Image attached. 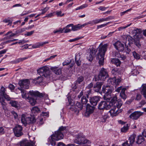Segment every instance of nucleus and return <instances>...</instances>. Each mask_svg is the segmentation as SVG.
<instances>
[{
	"mask_svg": "<svg viewBox=\"0 0 146 146\" xmlns=\"http://www.w3.org/2000/svg\"><path fill=\"white\" fill-rule=\"evenodd\" d=\"M146 90V84H144L142 85V90L141 91Z\"/></svg>",
	"mask_w": 146,
	"mask_h": 146,
	"instance_id": "338daca9",
	"label": "nucleus"
},
{
	"mask_svg": "<svg viewBox=\"0 0 146 146\" xmlns=\"http://www.w3.org/2000/svg\"><path fill=\"white\" fill-rule=\"evenodd\" d=\"M118 71V69L117 68H114L111 71V73L114 75H116Z\"/></svg>",
	"mask_w": 146,
	"mask_h": 146,
	"instance_id": "603ef678",
	"label": "nucleus"
},
{
	"mask_svg": "<svg viewBox=\"0 0 146 146\" xmlns=\"http://www.w3.org/2000/svg\"><path fill=\"white\" fill-rule=\"evenodd\" d=\"M86 58L89 61H91L92 60L94 57L92 56V55L89 53L87 54Z\"/></svg>",
	"mask_w": 146,
	"mask_h": 146,
	"instance_id": "8fccbe9b",
	"label": "nucleus"
},
{
	"mask_svg": "<svg viewBox=\"0 0 146 146\" xmlns=\"http://www.w3.org/2000/svg\"><path fill=\"white\" fill-rule=\"evenodd\" d=\"M71 28V31H76L78 30V29H80L81 27L79 25H77L73 26V25L70 27Z\"/></svg>",
	"mask_w": 146,
	"mask_h": 146,
	"instance_id": "58836bf2",
	"label": "nucleus"
},
{
	"mask_svg": "<svg viewBox=\"0 0 146 146\" xmlns=\"http://www.w3.org/2000/svg\"><path fill=\"white\" fill-rule=\"evenodd\" d=\"M102 84V82H97L96 84H94V90L96 92H99L101 89Z\"/></svg>",
	"mask_w": 146,
	"mask_h": 146,
	"instance_id": "5701e85b",
	"label": "nucleus"
},
{
	"mask_svg": "<svg viewBox=\"0 0 146 146\" xmlns=\"http://www.w3.org/2000/svg\"><path fill=\"white\" fill-rule=\"evenodd\" d=\"M65 29V28H63L62 29L61 28L57 30L56 31H53V33H63V31H64V30Z\"/></svg>",
	"mask_w": 146,
	"mask_h": 146,
	"instance_id": "4d7b16f0",
	"label": "nucleus"
},
{
	"mask_svg": "<svg viewBox=\"0 0 146 146\" xmlns=\"http://www.w3.org/2000/svg\"><path fill=\"white\" fill-rule=\"evenodd\" d=\"M9 104L11 105L12 106L14 107L15 108H17L18 107L17 102L14 100H10Z\"/></svg>",
	"mask_w": 146,
	"mask_h": 146,
	"instance_id": "4c0bfd02",
	"label": "nucleus"
},
{
	"mask_svg": "<svg viewBox=\"0 0 146 146\" xmlns=\"http://www.w3.org/2000/svg\"><path fill=\"white\" fill-rule=\"evenodd\" d=\"M27 58L26 57H25L22 58H19L13 61V62L14 63H17L20 62H22L24 60L27 59Z\"/></svg>",
	"mask_w": 146,
	"mask_h": 146,
	"instance_id": "e433bc0d",
	"label": "nucleus"
},
{
	"mask_svg": "<svg viewBox=\"0 0 146 146\" xmlns=\"http://www.w3.org/2000/svg\"><path fill=\"white\" fill-rule=\"evenodd\" d=\"M84 79V77L82 76H80L79 77L77 80L76 81V84H80L82 82Z\"/></svg>",
	"mask_w": 146,
	"mask_h": 146,
	"instance_id": "79ce46f5",
	"label": "nucleus"
},
{
	"mask_svg": "<svg viewBox=\"0 0 146 146\" xmlns=\"http://www.w3.org/2000/svg\"><path fill=\"white\" fill-rule=\"evenodd\" d=\"M139 38L137 37V38H135L134 39V41L135 44L138 47H139L141 46V44L139 42Z\"/></svg>",
	"mask_w": 146,
	"mask_h": 146,
	"instance_id": "a19ab883",
	"label": "nucleus"
},
{
	"mask_svg": "<svg viewBox=\"0 0 146 146\" xmlns=\"http://www.w3.org/2000/svg\"><path fill=\"white\" fill-rule=\"evenodd\" d=\"M142 113L140 111H135L131 113L129 117L133 119H137L141 115Z\"/></svg>",
	"mask_w": 146,
	"mask_h": 146,
	"instance_id": "a211bd4d",
	"label": "nucleus"
},
{
	"mask_svg": "<svg viewBox=\"0 0 146 146\" xmlns=\"http://www.w3.org/2000/svg\"><path fill=\"white\" fill-rule=\"evenodd\" d=\"M21 121L22 123L25 126L27 124L33 123L36 122V120L34 115H28L27 114H22L21 116Z\"/></svg>",
	"mask_w": 146,
	"mask_h": 146,
	"instance_id": "423d86ee",
	"label": "nucleus"
},
{
	"mask_svg": "<svg viewBox=\"0 0 146 146\" xmlns=\"http://www.w3.org/2000/svg\"><path fill=\"white\" fill-rule=\"evenodd\" d=\"M35 143L32 141L31 143L28 142L27 141L24 140L20 142V146H34Z\"/></svg>",
	"mask_w": 146,
	"mask_h": 146,
	"instance_id": "412c9836",
	"label": "nucleus"
},
{
	"mask_svg": "<svg viewBox=\"0 0 146 146\" xmlns=\"http://www.w3.org/2000/svg\"><path fill=\"white\" fill-rule=\"evenodd\" d=\"M68 101L69 104V106H70V107L69 108V109L71 110L74 111H79V110H81L83 108L84 105L81 104L80 102L77 103L76 106H75L74 103L72 102L69 99H68Z\"/></svg>",
	"mask_w": 146,
	"mask_h": 146,
	"instance_id": "6e6552de",
	"label": "nucleus"
},
{
	"mask_svg": "<svg viewBox=\"0 0 146 146\" xmlns=\"http://www.w3.org/2000/svg\"><path fill=\"white\" fill-rule=\"evenodd\" d=\"M17 40V39H13L12 40H8V41H7L4 42H3V43H2L1 44V45H3V44H4L9 43L12 42H13V41H16V40Z\"/></svg>",
	"mask_w": 146,
	"mask_h": 146,
	"instance_id": "052dcab7",
	"label": "nucleus"
},
{
	"mask_svg": "<svg viewBox=\"0 0 146 146\" xmlns=\"http://www.w3.org/2000/svg\"><path fill=\"white\" fill-rule=\"evenodd\" d=\"M111 61L113 64L117 66H119L121 64V61L117 58H113L111 60Z\"/></svg>",
	"mask_w": 146,
	"mask_h": 146,
	"instance_id": "c85d7f7f",
	"label": "nucleus"
},
{
	"mask_svg": "<svg viewBox=\"0 0 146 146\" xmlns=\"http://www.w3.org/2000/svg\"><path fill=\"white\" fill-rule=\"evenodd\" d=\"M87 98H88V95L86 94V97L85 96H83L81 98V102L82 104L83 105H86L88 102Z\"/></svg>",
	"mask_w": 146,
	"mask_h": 146,
	"instance_id": "bb28decb",
	"label": "nucleus"
},
{
	"mask_svg": "<svg viewBox=\"0 0 146 146\" xmlns=\"http://www.w3.org/2000/svg\"><path fill=\"white\" fill-rule=\"evenodd\" d=\"M108 46L106 44L100 47L97 59L99 60V63L100 65H102L104 64L105 52L107 50Z\"/></svg>",
	"mask_w": 146,
	"mask_h": 146,
	"instance_id": "20e7f679",
	"label": "nucleus"
},
{
	"mask_svg": "<svg viewBox=\"0 0 146 146\" xmlns=\"http://www.w3.org/2000/svg\"><path fill=\"white\" fill-rule=\"evenodd\" d=\"M50 69L56 75H60L62 73L61 68L58 67H52Z\"/></svg>",
	"mask_w": 146,
	"mask_h": 146,
	"instance_id": "4be33fe9",
	"label": "nucleus"
},
{
	"mask_svg": "<svg viewBox=\"0 0 146 146\" xmlns=\"http://www.w3.org/2000/svg\"><path fill=\"white\" fill-rule=\"evenodd\" d=\"M6 88L3 86L1 87L0 91V102L1 103L3 109L6 110L7 109L6 105L7 103L5 102L3 97L7 101H10L11 98L6 93Z\"/></svg>",
	"mask_w": 146,
	"mask_h": 146,
	"instance_id": "7ed1b4c3",
	"label": "nucleus"
},
{
	"mask_svg": "<svg viewBox=\"0 0 146 146\" xmlns=\"http://www.w3.org/2000/svg\"><path fill=\"white\" fill-rule=\"evenodd\" d=\"M141 98V96L140 94H137L136 95V97L135 99V100L137 101L140 100Z\"/></svg>",
	"mask_w": 146,
	"mask_h": 146,
	"instance_id": "0e129e2a",
	"label": "nucleus"
},
{
	"mask_svg": "<svg viewBox=\"0 0 146 146\" xmlns=\"http://www.w3.org/2000/svg\"><path fill=\"white\" fill-rule=\"evenodd\" d=\"M93 21L94 25H96L98 23H101L102 22H103L102 18L100 19H94L93 20Z\"/></svg>",
	"mask_w": 146,
	"mask_h": 146,
	"instance_id": "49530a36",
	"label": "nucleus"
},
{
	"mask_svg": "<svg viewBox=\"0 0 146 146\" xmlns=\"http://www.w3.org/2000/svg\"><path fill=\"white\" fill-rule=\"evenodd\" d=\"M43 78L41 76H38L34 80V82L36 84H40L43 82Z\"/></svg>",
	"mask_w": 146,
	"mask_h": 146,
	"instance_id": "2f4dec72",
	"label": "nucleus"
},
{
	"mask_svg": "<svg viewBox=\"0 0 146 146\" xmlns=\"http://www.w3.org/2000/svg\"><path fill=\"white\" fill-rule=\"evenodd\" d=\"M127 42V41L128 42V44L129 45H130L131 44H132L134 41V39H133V38L130 36H127L126 37Z\"/></svg>",
	"mask_w": 146,
	"mask_h": 146,
	"instance_id": "7c9ffc66",
	"label": "nucleus"
},
{
	"mask_svg": "<svg viewBox=\"0 0 146 146\" xmlns=\"http://www.w3.org/2000/svg\"><path fill=\"white\" fill-rule=\"evenodd\" d=\"M11 113L14 116L15 119H16L18 115L15 111H12Z\"/></svg>",
	"mask_w": 146,
	"mask_h": 146,
	"instance_id": "69168bd1",
	"label": "nucleus"
},
{
	"mask_svg": "<svg viewBox=\"0 0 146 146\" xmlns=\"http://www.w3.org/2000/svg\"><path fill=\"white\" fill-rule=\"evenodd\" d=\"M17 35V33H13L11 31H9L5 35V36H7L4 38L0 39V41L4 40L5 39H10L11 37H13Z\"/></svg>",
	"mask_w": 146,
	"mask_h": 146,
	"instance_id": "6ab92c4d",
	"label": "nucleus"
},
{
	"mask_svg": "<svg viewBox=\"0 0 146 146\" xmlns=\"http://www.w3.org/2000/svg\"><path fill=\"white\" fill-rule=\"evenodd\" d=\"M42 44L41 42H39L36 43L35 44L32 45V47L34 48H39L41 46H42Z\"/></svg>",
	"mask_w": 146,
	"mask_h": 146,
	"instance_id": "ea45409f",
	"label": "nucleus"
},
{
	"mask_svg": "<svg viewBox=\"0 0 146 146\" xmlns=\"http://www.w3.org/2000/svg\"><path fill=\"white\" fill-rule=\"evenodd\" d=\"M38 73L41 76L48 77L50 75V70L47 66H44L37 70Z\"/></svg>",
	"mask_w": 146,
	"mask_h": 146,
	"instance_id": "9d476101",
	"label": "nucleus"
},
{
	"mask_svg": "<svg viewBox=\"0 0 146 146\" xmlns=\"http://www.w3.org/2000/svg\"><path fill=\"white\" fill-rule=\"evenodd\" d=\"M29 93L31 96H37L40 98L44 96L43 94L40 93L37 91H29Z\"/></svg>",
	"mask_w": 146,
	"mask_h": 146,
	"instance_id": "aec40b11",
	"label": "nucleus"
},
{
	"mask_svg": "<svg viewBox=\"0 0 146 146\" xmlns=\"http://www.w3.org/2000/svg\"><path fill=\"white\" fill-rule=\"evenodd\" d=\"M83 38V36H78L74 39H70L69 40L70 42H72L80 39Z\"/></svg>",
	"mask_w": 146,
	"mask_h": 146,
	"instance_id": "5fc2aeb1",
	"label": "nucleus"
},
{
	"mask_svg": "<svg viewBox=\"0 0 146 146\" xmlns=\"http://www.w3.org/2000/svg\"><path fill=\"white\" fill-rule=\"evenodd\" d=\"M114 17L112 16H110L106 18H102V22L110 21L111 19H114Z\"/></svg>",
	"mask_w": 146,
	"mask_h": 146,
	"instance_id": "c03bdc74",
	"label": "nucleus"
},
{
	"mask_svg": "<svg viewBox=\"0 0 146 146\" xmlns=\"http://www.w3.org/2000/svg\"><path fill=\"white\" fill-rule=\"evenodd\" d=\"M145 140L144 138L141 135H139L137 137V141H136V143L138 144H141L142 142Z\"/></svg>",
	"mask_w": 146,
	"mask_h": 146,
	"instance_id": "473e14b6",
	"label": "nucleus"
},
{
	"mask_svg": "<svg viewBox=\"0 0 146 146\" xmlns=\"http://www.w3.org/2000/svg\"><path fill=\"white\" fill-rule=\"evenodd\" d=\"M110 103L113 106V108L109 111L112 116H116L122 111V109H119L122 104V102L120 100H117L116 96H114L112 98L110 101Z\"/></svg>",
	"mask_w": 146,
	"mask_h": 146,
	"instance_id": "f03ea898",
	"label": "nucleus"
},
{
	"mask_svg": "<svg viewBox=\"0 0 146 146\" xmlns=\"http://www.w3.org/2000/svg\"><path fill=\"white\" fill-rule=\"evenodd\" d=\"M100 97L99 96H95L90 98V101L91 104L94 106H96L100 100Z\"/></svg>",
	"mask_w": 146,
	"mask_h": 146,
	"instance_id": "dca6fc26",
	"label": "nucleus"
},
{
	"mask_svg": "<svg viewBox=\"0 0 146 146\" xmlns=\"http://www.w3.org/2000/svg\"><path fill=\"white\" fill-rule=\"evenodd\" d=\"M25 30V28H22L16 31L17 34L18 33H21L23 32H24Z\"/></svg>",
	"mask_w": 146,
	"mask_h": 146,
	"instance_id": "e2e57ef3",
	"label": "nucleus"
},
{
	"mask_svg": "<svg viewBox=\"0 0 146 146\" xmlns=\"http://www.w3.org/2000/svg\"><path fill=\"white\" fill-rule=\"evenodd\" d=\"M19 84L20 86V88L21 89H27L29 88L30 83L29 80L27 79L20 81Z\"/></svg>",
	"mask_w": 146,
	"mask_h": 146,
	"instance_id": "ddd939ff",
	"label": "nucleus"
},
{
	"mask_svg": "<svg viewBox=\"0 0 146 146\" xmlns=\"http://www.w3.org/2000/svg\"><path fill=\"white\" fill-rule=\"evenodd\" d=\"M18 89L21 90L23 98L25 99H27L29 98V96L28 94L27 93L26 91L24 89H21V88H18Z\"/></svg>",
	"mask_w": 146,
	"mask_h": 146,
	"instance_id": "393cba45",
	"label": "nucleus"
},
{
	"mask_svg": "<svg viewBox=\"0 0 146 146\" xmlns=\"http://www.w3.org/2000/svg\"><path fill=\"white\" fill-rule=\"evenodd\" d=\"M8 88L12 91L14 89L15 86L14 85L10 84L8 86Z\"/></svg>",
	"mask_w": 146,
	"mask_h": 146,
	"instance_id": "680f3d73",
	"label": "nucleus"
},
{
	"mask_svg": "<svg viewBox=\"0 0 146 146\" xmlns=\"http://www.w3.org/2000/svg\"><path fill=\"white\" fill-rule=\"evenodd\" d=\"M96 52L97 51L96 50L95 48L93 47H92L90 49V52L89 53L94 57L95 56Z\"/></svg>",
	"mask_w": 146,
	"mask_h": 146,
	"instance_id": "f704fd0d",
	"label": "nucleus"
},
{
	"mask_svg": "<svg viewBox=\"0 0 146 146\" xmlns=\"http://www.w3.org/2000/svg\"><path fill=\"white\" fill-rule=\"evenodd\" d=\"M131 25V23L127 25V26L125 27H121L118 28V30L119 31H121L123 29H125L128 27L130 26V25Z\"/></svg>",
	"mask_w": 146,
	"mask_h": 146,
	"instance_id": "bf43d9fd",
	"label": "nucleus"
},
{
	"mask_svg": "<svg viewBox=\"0 0 146 146\" xmlns=\"http://www.w3.org/2000/svg\"><path fill=\"white\" fill-rule=\"evenodd\" d=\"M133 33L135 34V35L138 37V38H141V37L139 36V35L141 34L142 31L141 29H139L135 28L133 31Z\"/></svg>",
	"mask_w": 146,
	"mask_h": 146,
	"instance_id": "b1692460",
	"label": "nucleus"
},
{
	"mask_svg": "<svg viewBox=\"0 0 146 146\" xmlns=\"http://www.w3.org/2000/svg\"><path fill=\"white\" fill-rule=\"evenodd\" d=\"M128 129V127L127 125L124 126L123 128H121V131L122 132H126Z\"/></svg>",
	"mask_w": 146,
	"mask_h": 146,
	"instance_id": "6e6d98bb",
	"label": "nucleus"
},
{
	"mask_svg": "<svg viewBox=\"0 0 146 146\" xmlns=\"http://www.w3.org/2000/svg\"><path fill=\"white\" fill-rule=\"evenodd\" d=\"M23 128L22 127L19 125H17L13 128V130L15 135L19 137L23 134L22 132Z\"/></svg>",
	"mask_w": 146,
	"mask_h": 146,
	"instance_id": "f8f14e48",
	"label": "nucleus"
},
{
	"mask_svg": "<svg viewBox=\"0 0 146 146\" xmlns=\"http://www.w3.org/2000/svg\"><path fill=\"white\" fill-rule=\"evenodd\" d=\"M136 135L133 134L131 135L128 139L130 144L132 145L135 141Z\"/></svg>",
	"mask_w": 146,
	"mask_h": 146,
	"instance_id": "a878e982",
	"label": "nucleus"
},
{
	"mask_svg": "<svg viewBox=\"0 0 146 146\" xmlns=\"http://www.w3.org/2000/svg\"><path fill=\"white\" fill-rule=\"evenodd\" d=\"M82 54V53L80 52H79L77 53L75 56V60H79V59L80 60V58L81 57V56Z\"/></svg>",
	"mask_w": 146,
	"mask_h": 146,
	"instance_id": "37998d69",
	"label": "nucleus"
},
{
	"mask_svg": "<svg viewBox=\"0 0 146 146\" xmlns=\"http://www.w3.org/2000/svg\"><path fill=\"white\" fill-rule=\"evenodd\" d=\"M94 108L90 105L88 104L86 107V110L84 115L86 117L89 116L94 111Z\"/></svg>",
	"mask_w": 146,
	"mask_h": 146,
	"instance_id": "2eb2a0df",
	"label": "nucleus"
},
{
	"mask_svg": "<svg viewBox=\"0 0 146 146\" xmlns=\"http://www.w3.org/2000/svg\"><path fill=\"white\" fill-rule=\"evenodd\" d=\"M50 9V7H46L43 9H42L41 10L42 11V12L41 13V14H44L46 12H47Z\"/></svg>",
	"mask_w": 146,
	"mask_h": 146,
	"instance_id": "864d4df0",
	"label": "nucleus"
},
{
	"mask_svg": "<svg viewBox=\"0 0 146 146\" xmlns=\"http://www.w3.org/2000/svg\"><path fill=\"white\" fill-rule=\"evenodd\" d=\"M56 14L58 17H62L64 15V13L62 14V11H56Z\"/></svg>",
	"mask_w": 146,
	"mask_h": 146,
	"instance_id": "13d9d810",
	"label": "nucleus"
},
{
	"mask_svg": "<svg viewBox=\"0 0 146 146\" xmlns=\"http://www.w3.org/2000/svg\"><path fill=\"white\" fill-rule=\"evenodd\" d=\"M109 118V117L108 116V115L107 114H105L104 115H103L102 118V121L103 122H105L106 121V120L107 119H108Z\"/></svg>",
	"mask_w": 146,
	"mask_h": 146,
	"instance_id": "de8ad7c7",
	"label": "nucleus"
},
{
	"mask_svg": "<svg viewBox=\"0 0 146 146\" xmlns=\"http://www.w3.org/2000/svg\"><path fill=\"white\" fill-rule=\"evenodd\" d=\"M66 127L61 126L59 127L57 131L55 132L54 134L52 135L48 139V144H50L54 146L56 144L55 141H58L63 139V133L66 131Z\"/></svg>",
	"mask_w": 146,
	"mask_h": 146,
	"instance_id": "f257e3e1",
	"label": "nucleus"
},
{
	"mask_svg": "<svg viewBox=\"0 0 146 146\" xmlns=\"http://www.w3.org/2000/svg\"><path fill=\"white\" fill-rule=\"evenodd\" d=\"M72 24H70L68 25L67 26H66L65 28H65V29L64 30L63 33H66L70 32L71 31V28L69 29L68 28L72 26Z\"/></svg>",
	"mask_w": 146,
	"mask_h": 146,
	"instance_id": "72a5a7b5",
	"label": "nucleus"
},
{
	"mask_svg": "<svg viewBox=\"0 0 146 146\" xmlns=\"http://www.w3.org/2000/svg\"><path fill=\"white\" fill-rule=\"evenodd\" d=\"M113 45L115 48L119 51H122L124 50V44L119 41L115 43Z\"/></svg>",
	"mask_w": 146,
	"mask_h": 146,
	"instance_id": "f3484780",
	"label": "nucleus"
},
{
	"mask_svg": "<svg viewBox=\"0 0 146 146\" xmlns=\"http://www.w3.org/2000/svg\"><path fill=\"white\" fill-rule=\"evenodd\" d=\"M113 90V87L111 85H107L105 86H103L102 92L105 94L104 96V98L107 101H111L112 99H111V95Z\"/></svg>",
	"mask_w": 146,
	"mask_h": 146,
	"instance_id": "39448f33",
	"label": "nucleus"
},
{
	"mask_svg": "<svg viewBox=\"0 0 146 146\" xmlns=\"http://www.w3.org/2000/svg\"><path fill=\"white\" fill-rule=\"evenodd\" d=\"M126 89L125 88H122V86H120L117 88L115 90V91L119 93L121 90L120 93V97L124 100H125L127 98V96L125 94V91Z\"/></svg>",
	"mask_w": 146,
	"mask_h": 146,
	"instance_id": "4468645a",
	"label": "nucleus"
},
{
	"mask_svg": "<svg viewBox=\"0 0 146 146\" xmlns=\"http://www.w3.org/2000/svg\"><path fill=\"white\" fill-rule=\"evenodd\" d=\"M108 101L107 102L102 101L99 104L98 106V109L100 110H103L104 109L108 110L109 109L110 107V106H109V104H111L110 103V101Z\"/></svg>",
	"mask_w": 146,
	"mask_h": 146,
	"instance_id": "9b49d317",
	"label": "nucleus"
},
{
	"mask_svg": "<svg viewBox=\"0 0 146 146\" xmlns=\"http://www.w3.org/2000/svg\"><path fill=\"white\" fill-rule=\"evenodd\" d=\"M27 99H28L29 100V102L32 106H34L36 104V100L34 98H30L29 97V98Z\"/></svg>",
	"mask_w": 146,
	"mask_h": 146,
	"instance_id": "c9c22d12",
	"label": "nucleus"
},
{
	"mask_svg": "<svg viewBox=\"0 0 146 146\" xmlns=\"http://www.w3.org/2000/svg\"><path fill=\"white\" fill-rule=\"evenodd\" d=\"M108 76V72L106 70L102 68L100 71L98 75L95 76L93 80L95 81L99 80H104Z\"/></svg>",
	"mask_w": 146,
	"mask_h": 146,
	"instance_id": "0eeeda50",
	"label": "nucleus"
},
{
	"mask_svg": "<svg viewBox=\"0 0 146 146\" xmlns=\"http://www.w3.org/2000/svg\"><path fill=\"white\" fill-rule=\"evenodd\" d=\"M125 51L127 54H129V52L131 51V50L130 48L126 47L125 49Z\"/></svg>",
	"mask_w": 146,
	"mask_h": 146,
	"instance_id": "774afa93",
	"label": "nucleus"
},
{
	"mask_svg": "<svg viewBox=\"0 0 146 146\" xmlns=\"http://www.w3.org/2000/svg\"><path fill=\"white\" fill-rule=\"evenodd\" d=\"M31 111L32 113L33 114V115H32V116H33V115L34 116V114L36 115L40 112V109L37 106H35L32 108Z\"/></svg>",
	"mask_w": 146,
	"mask_h": 146,
	"instance_id": "cd10ccee",
	"label": "nucleus"
},
{
	"mask_svg": "<svg viewBox=\"0 0 146 146\" xmlns=\"http://www.w3.org/2000/svg\"><path fill=\"white\" fill-rule=\"evenodd\" d=\"M111 23V22H108L105 24H102L101 25H98L97 27V29H98L100 28H102L104 27H106L107 25L108 24H109V23Z\"/></svg>",
	"mask_w": 146,
	"mask_h": 146,
	"instance_id": "3c124183",
	"label": "nucleus"
},
{
	"mask_svg": "<svg viewBox=\"0 0 146 146\" xmlns=\"http://www.w3.org/2000/svg\"><path fill=\"white\" fill-rule=\"evenodd\" d=\"M116 79L115 78H110L108 80V83L109 85H114L116 84Z\"/></svg>",
	"mask_w": 146,
	"mask_h": 146,
	"instance_id": "c756f323",
	"label": "nucleus"
},
{
	"mask_svg": "<svg viewBox=\"0 0 146 146\" xmlns=\"http://www.w3.org/2000/svg\"><path fill=\"white\" fill-rule=\"evenodd\" d=\"M133 55L134 58L137 60L139 59L140 58V55L138 54L137 53L135 52H134L133 53Z\"/></svg>",
	"mask_w": 146,
	"mask_h": 146,
	"instance_id": "09e8293b",
	"label": "nucleus"
},
{
	"mask_svg": "<svg viewBox=\"0 0 146 146\" xmlns=\"http://www.w3.org/2000/svg\"><path fill=\"white\" fill-rule=\"evenodd\" d=\"M139 73V72L136 68H134L131 71V74L133 76H136Z\"/></svg>",
	"mask_w": 146,
	"mask_h": 146,
	"instance_id": "a18cd8bd",
	"label": "nucleus"
},
{
	"mask_svg": "<svg viewBox=\"0 0 146 146\" xmlns=\"http://www.w3.org/2000/svg\"><path fill=\"white\" fill-rule=\"evenodd\" d=\"M74 142L79 145L84 144L87 143L89 144L91 143L90 141L85 139L84 136L82 134H79L77 135Z\"/></svg>",
	"mask_w": 146,
	"mask_h": 146,
	"instance_id": "1a4fd4ad",
	"label": "nucleus"
}]
</instances>
